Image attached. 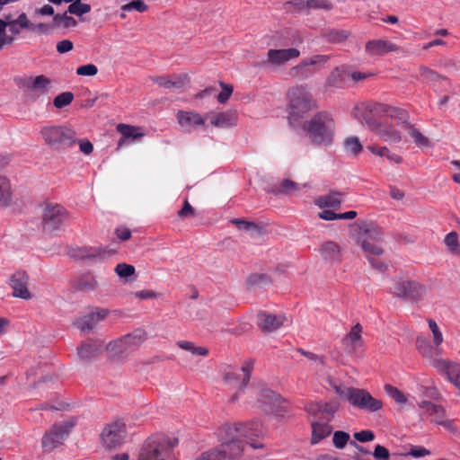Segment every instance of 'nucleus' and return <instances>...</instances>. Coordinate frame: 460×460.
Wrapping results in <instances>:
<instances>
[{
  "instance_id": "nucleus-1",
  "label": "nucleus",
  "mask_w": 460,
  "mask_h": 460,
  "mask_svg": "<svg viewBox=\"0 0 460 460\" xmlns=\"http://www.w3.org/2000/svg\"><path fill=\"white\" fill-rule=\"evenodd\" d=\"M221 433H225L222 444L217 448L204 452L198 460H234L240 456L243 450V439L251 435L248 426L243 423L224 426Z\"/></svg>"
},
{
  "instance_id": "nucleus-2",
  "label": "nucleus",
  "mask_w": 460,
  "mask_h": 460,
  "mask_svg": "<svg viewBox=\"0 0 460 460\" xmlns=\"http://www.w3.org/2000/svg\"><path fill=\"white\" fill-rule=\"evenodd\" d=\"M288 97L289 100V123L294 127L300 126L303 124V119L306 114L316 109V102L305 85H296L290 88L288 92Z\"/></svg>"
},
{
  "instance_id": "nucleus-3",
  "label": "nucleus",
  "mask_w": 460,
  "mask_h": 460,
  "mask_svg": "<svg viewBox=\"0 0 460 460\" xmlns=\"http://www.w3.org/2000/svg\"><path fill=\"white\" fill-rule=\"evenodd\" d=\"M336 409L335 405L328 403L310 405L308 411L314 416V420L311 421V443L313 445L319 443L332 433V428L328 422L333 418Z\"/></svg>"
},
{
  "instance_id": "nucleus-4",
  "label": "nucleus",
  "mask_w": 460,
  "mask_h": 460,
  "mask_svg": "<svg viewBox=\"0 0 460 460\" xmlns=\"http://www.w3.org/2000/svg\"><path fill=\"white\" fill-rule=\"evenodd\" d=\"M40 136L44 143L53 149H66L76 142V133L69 126L49 125L42 127Z\"/></svg>"
},
{
  "instance_id": "nucleus-5",
  "label": "nucleus",
  "mask_w": 460,
  "mask_h": 460,
  "mask_svg": "<svg viewBox=\"0 0 460 460\" xmlns=\"http://www.w3.org/2000/svg\"><path fill=\"white\" fill-rule=\"evenodd\" d=\"M146 332L144 330L137 329L121 338L109 342L105 346V349L111 358H121L137 349L146 341Z\"/></svg>"
},
{
  "instance_id": "nucleus-6",
  "label": "nucleus",
  "mask_w": 460,
  "mask_h": 460,
  "mask_svg": "<svg viewBox=\"0 0 460 460\" xmlns=\"http://www.w3.org/2000/svg\"><path fill=\"white\" fill-rule=\"evenodd\" d=\"M177 443V438L162 435L151 437L145 442L139 454V460H164Z\"/></svg>"
},
{
  "instance_id": "nucleus-7",
  "label": "nucleus",
  "mask_w": 460,
  "mask_h": 460,
  "mask_svg": "<svg viewBox=\"0 0 460 460\" xmlns=\"http://www.w3.org/2000/svg\"><path fill=\"white\" fill-rule=\"evenodd\" d=\"M14 81L31 101H36L48 94L52 88V80L44 75L20 76L15 78Z\"/></svg>"
},
{
  "instance_id": "nucleus-8",
  "label": "nucleus",
  "mask_w": 460,
  "mask_h": 460,
  "mask_svg": "<svg viewBox=\"0 0 460 460\" xmlns=\"http://www.w3.org/2000/svg\"><path fill=\"white\" fill-rule=\"evenodd\" d=\"M334 132L332 119L323 112L317 113L307 125V133L313 142L321 144L330 142Z\"/></svg>"
},
{
  "instance_id": "nucleus-9",
  "label": "nucleus",
  "mask_w": 460,
  "mask_h": 460,
  "mask_svg": "<svg viewBox=\"0 0 460 460\" xmlns=\"http://www.w3.org/2000/svg\"><path fill=\"white\" fill-rule=\"evenodd\" d=\"M254 362L251 359L246 360L239 370L228 368L225 370L223 376V381L226 385H230L234 388H237L238 391L234 393L230 401L234 402L238 400L241 392L247 386L253 368Z\"/></svg>"
},
{
  "instance_id": "nucleus-10",
  "label": "nucleus",
  "mask_w": 460,
  "mask_h": 460,
  "mask_svg": "<svg viewBox=\"0 0 460 460\" xmlns=\"http://www.w3.org/2000/svg\"><path fill=\"white\" fill-rule=\"evenodd\" d=\"M347 401L354 407L367 412H376L383 408L381 400L373 397L362 388L347 387Z\"/></svg>"
},
{
  "instance_id": "nucleus-11",
  "label": "nucleus",
  "mask_w": 460,
  "mask_h": 460,
  "mask_svg": "<svg viewBox=\"0 0 460 460\" xmlns=\"http://www.w3.org/2000/svg\"><path fill=\"white\" fill-rule=\"evenodd\" d=\"M390 293L402 299L418 302L426 294V288L414 280L397 279L393 281Z\"/></svg>"
},
{
  "instance_id": "nucleus-12",
  "label": "nucleus",
  "mask_w": 460,
  "mask_h": 460,
  "mask_svg": "<svg viewBox=\"0 0 460 460\" xmlns=\"http://www.w3.org/2000/svg\"><path fill=\"white\" fill-rule=\"evenodd\" d=\"M68 217V211L63 206L49 203L42 212V228L48 233L58 230L66 222Z\"/></svg>"
},
{
  "instance_id": "nucleus-13",
  "label": "nucleus",
  "mask_w": 460,
  "mask_h": 460,
  "mask_svg": "<svg viewBox=\"0 0 460 460\" xmlns=\"http://www.w3.org/2000/svg\"><path fill=\"white\" fill-rule=\"evenodd\" d=\"M349 234L351 238L355 239L357 243L361 244V241L368 243H383L384 234L381 229L371 223L358 220V222L349 225Z\"/></svg>"
},
{
  "instance_id": "nucleus-14",
  "label": "nucleus",
  "mask_w": 460,
  "mask_h": 460,
  "mask_svg": "<svg viewBox=\"0 0 460 460\" xmlns=\"http://www.w3.org/2000/svg\"><path fill=\"white\" fill-rule=\"evenodd\" d=\"M127 435L126 426L121 421H113L106 424L101 432V441L108 449L120 446Z\"/></svg>"
},
{
  "instance_id": "nucleus-15",
  "label": "nucleus",
  "mask_w": 460,
  "mask_h": 460,
  "mask_svg": "<svg viewBox=\"0 0 460 460\" xmlns=\"http://www.w3.org/2000/svg\"><path fill=\"white\" fill-rule=\"evenodd\" d=\"M362 333L363 327L359 323H355L347 332V356L353 360L365 357L366 342Z\"/></svg>"
},
{
  "instance_id": "nucleus-16",
  "label": "nucleus",
  "mask_w": 460,
  "mask_h": 460,
  "mask_svg": "<svg viewBox=\"0 0 460 460\" xmlns=\"http://www.w3.org/2000/svg\"><path fill=\"white\" fill-rule=\"evenodd\" d=\"M74 427V422L66 421L60 424H55L51 429L45 433L42 438V447L46 451H51L58 445L62 444Z\"/></svg>"
},
{
  "instance_id": "nucleus-17",
  "label": "nucleus",
  "mask_w": 460,
  "mask_h": 460,
  "mask_svg": "<svg viewBox=\"0 0 460 460\" xmlns=\"http://www.w3.org/2000/svg\"><path fill=\"white\" fill-rule=\"evenodd\" d=\"M361 248L365 253V256L373 269L383 273L388 266L381 259L385 250L383 248V243H368L367 241H361Z\"/></svg>"
},
{
  "instance_id": "nucleus-18",
  "label": "nucleus",
  "mask_w": 460,
  "mask_h": 460,
  "mask_svg": "<svg viewBox=\"0 0 460 460\" xmlns=\"http://www.w3.org/2000/svg\"><path fill=\"white\" fill-rule=\"evenodd\" d=\"M9 285L13 289V296L24 300H31L33 295L29 289L30 277L23 270L15 271L10 278Z\"/></svg>"
},
{
  "instance_id": "nucleus-19",
  "label": "nucleus",
  "mask_w": 460,
  "mask_h": 460,
  "mask_svg": "<svg viewBox=\"0 0 460 460\" xmlns=\"http://www.w3.org/2000/svg\"><path fill=\"white\" fill-rule=\"evenodd\" d=\"M109 311L103 308H94L90 313L75 319L74 325L84 332H91L100 322L104 320Z\"/></svg>"
},
{
  "instance_id": "nucleus-20",
  "label": "nucleus",
  "mask_w": 460,
  "mask_h": 460,
  "mask_svg": "<svg viewBox=\"0 0 460 460\" xmlns=\"http://www.w3.org/2000/svg\"><path fill=\"white\" fill-rule=\"evenodd\" d=\"M367 125L371 131L382 140L389 143H399L402 140L401 133L393 127L377 121L375 118H367Z\"/></svg>"
},
{
  "instance_id": "nucleus-21",
  "label": "nucleus",
  "mask_w": 460,
  "mask_h": 460,
  "mask_svg": "<svg viewBox=\"0 0 460 460\" xmlns=\"http://www.w3.org/2000/svg\"><path fill=\"white\" fill-rule=\"evenodd\" d=\"M208 116L209 113L201 115L194 111H179L177 112L176 118L181 127L188 130H191L195 128L204 126Z\"/></svg>"
},
{
  "instance_id": "nucleus-22",
  "label": "nucleus",
  "mask_w": 460,
  "mask_h": 460,
  "mask_svg": "<svg viewBox=\"0 0 460 460\" xmlns=\"http://www.w3.org/2000/svg\"><path fill=\"white\" fill-rule=\"evenodd\" d=\"M287 318L282 314H272L268 312H260L257 314V325L265 332H272L280 328Z\"/></svg>"
},
{
  "instance_id": "nucleus-23",
  "label": "nucleus",
  "mask_w": 460,
  "mask_h": 460,
  "mask_svg": "<svg viewBox=\"0 0 460 460\" xmlns=\"http://www.w3.org/2000/svg\"><path fill=\"white\" fill-rule=\"evenodd\" d=\"M365 49L369 56H384L389 52H396L400 48L389 40L379 39L367 41Z\"/></svg>"
},
{
  "instance_id": "nucleus-24",
  "label": "nucleus",
  "mask_w": 460,
  "mask_h": 460,
  "mask_svg": "<svg viewBox=\"0 0 460 460\" xmlns=\"http://www.w3.org/2000/svg\"><path fill=\"white\" fill-rule=\"evenodd\" d=\"M298 49L290 48L286 49H270L268 51V62L273 65H281L291 59L298 58Z\"/></svg>"
},
{
  "instance_id": "nucleus-25",
  "label": "nucleus",
  "mask_w": 460,
  "mask_h": 460,
  "mask_svg": "<svg viewBox=\"0 0 460 460\" xmlns=\"http://www.w3.org/2000/svg\"><path fill=\"white\" fill-rule=\"evenodd\" d=\"M153 82L161 87L166 89L181 90L188 82L186 75H172V76H156L152 78Z\"/></svg>"
},
{
  "instance_id": "nucleus-26",
  "label": "nucleus",
  "mask_w": 460,
  "mask_h": 460,
  "mask_svg": "<svg viewBox=\"0 0 460 460\" xmlns=\"http://www.w3.org/2000/svg\"><path fill=\"white\" fill-rule=\"evenodd\" d=\"M102 349L103 345L101 341L89 340L81 343L77 348V354L82 360H90L99 355Z\"/></svg>"
},
{
  "instance_id": "nucleus-27",
  "label": "nucleus",
  "mask_w": 460,
  "mask_h": 460,
  "mask_svg": "<svg viewBox=\"0 0 460 460\" xmlns=\"http://www.w3.org/2000/svg\"><path fill=\"white\" fill-rule=\"evenodd\" d=\"M117 130L121 134V137L118 142L119 147H121L130 142L138 140L144 136V133L139 132L138 128L128 124H119L117 126Z\"/></svg>"
},
{
  "instance_id": "nucleus-28",
  "label": "nucleus",
  "mask_w": 460,
  "mask_h": 460,
  "mask_svg": "<svg viewBox=\"0 0 460 460\" xmlns=\"http://www.w3.org/2000/svg\"><path fill=\"white\" fill-rule=\"evenodd\" d=\"M236 112L234 111H227L225 112H218L211 117V125L217 128H229L236 123Z\"/></svg>"
},
{
  "instance_id": "nucleus-29",
  "label": "nucleus",
  "mask_w": 460,
  "mask_h": 460,
  "mask_svg": "<svg viewBox=\"0 0 460 460\" xmlns=\"http://www.w3.org/2000/svg\"><path fill=\"white\" fill-rule=\"evenodd\" d=\"M305 184H298L290 180H283L279 184L273 185L270 187L267 191L275 195L279 194H291L300 190L302 188H305Z\"/></svg>"
},
{
  "instance_id": "nucleus-30",
  "label": "nucleus",
  "mask_w": 460,
  "mask_h": 460,
  "mask_svg": "<svg viewBox=\"0 0 460 460\" xmlns=\"http://www.w3.org/2000/svg\"><path fill=\"white\" fill-rule=\"evenodd\" d=\"M342 202V194L333 192L327 195L320 196L314 200L316 206L320 208L338 209Z\"/></svg>"
},
{
  "instance_id": "nucleus-31",
  "label": "nucleus",
  "mask_w": 460,
  "mask_h": 460,
  "mask_svg": "<svg viewBox=\"0 0 460 460\" xmlns=\"http://www.w3.org/2000/svg\"><path fill=\"white\" fill-rule=\"evenodd\" d=\"M252 394L257 396V402L261 406L274 404L279 401V395L267 387H257L252 389Z\"/></svg>"
},
{
  "instance_id": "nucleus-32",
  "label": "nucleus",
  "mask_w": 460,
  "mask_h": 460,
  "mask_svg": "<svg viewBox=\"0 0 460 460\" xmlns=\"http://www.w3.org/2000/svg\"><path fill=\"white\" fill-rule=\"evenodd\" d=\"M320 252L323 258L330 261H340L341 258V249L334 242H325L322 244Z\"/></svg>"
},
{
  "instance_id": "nucleus-33",
  "label": "nucleus",
  "mask_w": 460,
  "mask_h": 460,
  "mask_svg": "<svg viewBox=\"0 0 460 460\" xmlns=\"http://www.w3.org/2000/svg\"><path fill=\"white\" fill-rule=\"evenodd\" d=\"M12 199L10 181L5 176H0V207H6Z\"/></svg>"
},
{
  "instance_id": "nucleus-34",
  "label": "nucleus",
  "mask_w": 460,
  "mask_h": 460,
  "mask_svg": "<svg viewBox=\"0 0 460 460\" xmlns=\"http://www.w3.org/2000/svg\"><path fill=\"white\" fill-rule=\"evenodd\" d=\"M420 408H421L425 412L429 414L432 419H444L445 410L442 406L437 405L429 401H423L420 403Z\"/></svg>"
},
{
  "instance_id": "nucleus-35",
  "label": "nucleus",
  "mask_w": 460,
  "mask_h": 460,
  "mask_svg": "<svg viewBox=\"0 0 460 460\" xmlns=\"http://www.w3.org/2000/svg\"><path fill=\"white\" fill-rule=\"evenodd\" d=\"M68 12L64 13H58L53 17V26L54 27H62L64 29L73 28L77 26V21L72 17L67 15Z\"/></svg>"
},
{
  "instance_id": "nucleus-36",
  "label": "nucleus",
  "mask_w": 460,
  "mask_h": 460,
  "mask_svg": "<svg viewBox=\"0 0 460 460\" xmlns=\"http://www.w3.org/2000/svg\"><path fill=\"white\" fill-rule=\"evenodd\" d=\"M97 286L98 282L92 275H84L80 277L75 283V288L84 292L94 290Z\"/></svg>"
},
{
  "instance_id": "nucleus-37",
  "label": "nucleus",
  "mask_w": 460,
  "mask_h": 460,
  "mask_svg": "<svg viewBox=\"0 0 460 460\" xmlns=\"http://www.w3.org/2000/svg\"><path fill=\"white\" fill-rule=\"evenodd\" d=\"M316 72L315 68L308 66L305 60L292 68V75L299 79H306Z\"/></svg>"
},
{
  "instance_id": "nucleus-38",
  "label": "nucleus",
  "mask_w": 460,
  "mask_h": 460,
  "mask_svg": "<svg viewBox=\"0 0 460 460\" xmlns=\"http://www.w3.org/2000/svg\"><path fill=\"white\" fill-rule=\"evenodd\" d=\"M177 345L184 350L190 351L192 355L207 356L208 349L205 347H197L191 341H179Z\"/></svg>"
},
{
  "instance_id": "nucleus-39",
  "label": "nucleus",
  "mask_w": 460,
  "mask_h": 460,
  "mask_svg": "<svg viewBox=\"0 0 460 460\" xmlns=\"http://www.w3.org/2000/svg\"><path fill=\"white\" fill-rule=\"evenodd\" d=\"M91 9L92 8L90 4L82 3L81 0H76L74 3L70 4L67 12L70 14H74L80 17L84 14L90 13Z\"/></svg>"
},
{
  "instance_id": "nucleus-40",
  "label": "nucleus",
  "mask_w": 460,
  "mask_h": 460,
  "mask_svg": "<svg viewBox=\"0 0 460 460\" xmlns=\"http://www.w3.org/2000/svg\"><path fill=\"white\" fill-rule=\"evenodd\" d=\"M344 69L336 67L327 79V85L330 87H342Z\"/></svg>"
},
{
  "instance_id": "nucleus-41",
  "label": "nucleus",
  "mask_w": 460,
  "mask_h": 460,
  "mask_svg": "<svg viewBox=\"0 0 460 460\" xmlns=\"http://www.w3.org/2000/svg\"><path fill=\"white\" fill-rule=\"evenodd\" d=\"M420 75L427 83H436L447 79L444 75L424 66L420 67Z\"/></svg>"
},
{
  "instance_id": "nucleus-42",
  "label": "nucleus",
  "mask_w": 460,
  "mask_h": 460,
  "mask_svg": "<svg viewBox=\"0 0 460 460\" xmlns=\"http://www.w3.org/2000/svg\"><path fill=\"white\" fill-rule=\"evenodd\" d=\"M407 129L410 135L413 138L415 144L419 146H429V140L428 137L423 136L412 124H407Z\"/></svg>"
},
{
  "instance_id": "nucleus-43",
  "label": "nucleus",
  "mask_w": 460,
  "mask_h": 460,
  "mask_svg": "<svg viewBox=\"0 0 460 460\" xmlns=\"http://www.w3.org/2000/svg\"><path fill=\"white\" fill-rule=\"evenodd\" d=\"M351 116L358 120H365L367 122V118H373L368 114V104L358 103L354 106L350 112Z\"/></svg>"
},
{
  "instance_id": "nucleus-44",
  "label": "nucleus",
  "mask_w": 460,
  "mask_h": 460,
  "mask_svg": "<svg viewBox=\"0 0 460 460\" xmlns=\"http://www.w3.org/2000/svg\"><path fill=\"white\" fill-rule=\"evenodd\" d=\"M367 149L370 150L373 154H376L377 155L386 156L389 160H391L396 164H400L402 162V158L399 155H397L395 154H392L389 151V149L385 146L381 147V148H376L373 146H368Z\"/></svg>"
},
{
  "instance_id": "nucleus-45",
  "label": "nucleus",
  "mask_w": 460,
  "mask_h": 460,
  "mask_svg": "<svg viewBox=\"0 0 460 460\" xmlns=\"http://www.w3.org/2000/svg\"><path fill=\"white\" fill-rule=\"evenodd\" d=\"M74 100V94L71 92H64L57 95L53 100V104L58 109H62L69 105Z\"/></svg>"
},
{
  "instance_id": "nucleus-46",
  "label": "nucleus",
  "mask_w": 460,
  "mask_h": 460,
  "mask_svg": "<svg viewBox=\"0 0 460 460\" xmlns=\"http://www.w3.org/2000/svg\"><path fill=\"white\" fill-rule=\"evenodd\" d=\"M389 117L393 118V119H398L402 125L403 127L407 129V124H411L409 121H408V119H409V114L408 112L403 110V109H401V108H396V107H391V110L389 111V114H388Z\"/></svg>"
},
{
  "instance_id": "nucleus-47",
  "label": "nucleus",
  "mask_w": 460,
  "mask_h": 460,
  "mask_svg": "<svg viewBox=\"0 0 460 460\" xmlns=\"http://www.w3.org/2000/svg\"><path fill=\"white\" fill-rule=\"evenodd\" d=\"M391 107L392 106L384 103H370L368 104V114L373 118L374 115L385 114L388 116Z\"/></svg>"
},
{
  "instance_id": "nucleus-48",
  "label": "nucleus",
  "mask_w": 460,
  "mask_h": 460,
  "mask_svg": "<svg viewBox=\"0 0 460 460\" xmlns=\"http://www.w3.org/2000/svg\"><path fill=\"white\" fill-rule=\"evenodd\" d=\"M385 391L397 403L402 404V403L406 402L405 395L401 391H399L396 387H394V386H393L391 385H385Z\"/></svg>"
},
{
  "instance_id": "nucleus-49",
  "label": "nucleus",
  "mask_w": 460,
  "mask_h": 460,
  "mask_svg": "<svg viewBox=\"0 0 460 460\" xmlns=\"http://www.w3.org/2000/svg\"><path fill=\"white\" fill-rule=\"evenodd\" d=\"M444 243L452 252H458L460 251L456 232L453 231L447 234L445 237Z\"/></svg>"
},
{
  "instance_id": "nucleus-50",
  "label": "nucleus",
  "mask_w": 460,
  "mask_h": 460,
  "mask_svg": "<svg viewBox=\"0 0 460 460\" xmlns=\"http://www.w3.org/2000/svg\"><path fill=\"white\" fill-rule=\"evenodd\" d=\"M447 378L460 392V364L455 363L451 366Z\"/></svg>"
},
{
  "instance_id": "nucleus-51",
  "label": "nucleus",
  "mask_w": 460,
  "mask_h": 460,
  "mask_svg": "<svg viewBox=\"0 0 460 460\" xmlns=\"http://www.w3.org/2000/svg\"><path fill=\"white\" fill-rule=\"evenodd\" d=\"M147 5L145 4L143 0H133L128 4H126L121 6V10L130 12L132 10H136L139 13H144L147 10Z\"/></svg>"
},
{
  "instance_id": "nucleus-52",
  "label": "nucleus",
  "mask_w": 460,
  "mask_h": 460,
  "mask_svg": "<svg viewBox=\"0 0 460 460\" xmlns=\"http://www.w3.org/2000/svg\"><path fill=\"white\" fill-rule=\"evenodd\" d=\"M323 210L318 214V217L323 220L345 219V213H335V209L323 208Z\"/></svg>"
},
{
  "instance_id": "nucleus-53",
  "label": "nucleus",
  "mask_w": 460,
  "mask_h": 460,
  "mask_svg": "<svg viewBox=\"0 0 460 460\" xmlns=\"http://www.w3.org/2000/svg\"><path fill=\"white\" fill-rule=\"evenodd\" d=\"M416 345L421 355L425 357L432 356V347L427 340L419 337L417 338Z\"/></svg>"
},
{
  "instance_id": "nucleus-54",
  "label": "nucleus",
  "mask_w": 460,
  "mask_h": 460,
  "mask_svg": "<svg viewBox=\"0 0 460 460\" xmlns=\"http://www.w3.org/2000/svg\"><path fill=\"white\" fill-rule=\"evenodd\" d=\"M6 28L7 22L0 19V49L5 45H11L13 42V38L6 35Z\"/></svg>"
},
{
  "instance_id": "nucleus-55",
  "label": "nucleus",
  "mask_w": 460,
  "mask_h": 460,
  "mask_svg": "<svg viewBox=\"0 0 460 460\" xmlns=\"http://www.w3.org/2000/svg\"><path fill=\"white\" fill-rule=\"evenodd\" d=\"M115 272L120 278H128L135 273V268L127 263H119L115 268Z\"/></svg>"
},
{
  "instance_id": "nucleus-56",
  "label": "nucleus",
  "mask_w": 460,
  "mask_h": 460,
  "mask_svg": "<svg viewBox=\"0 0 460 460\" xmlns=\"http://www.w3.org/2000/svg\"><path fill=\"white\" fill-rule=\"evenodd\" d=\"M78 254H75V256L80 259H93L98 257L102 254L101 249H93V248H84L78 250Z\"/></svg>"
},
{
  "instance_id": "nucleus-57",
  "label": "nucleus",
  "mask_w": 460,
  "mask_h": 460,
  "mask_svg": "<svg viewBox=\"0 0 460 460\" xmlns=\"http://www.w3.org/2000/svg\"><path fill=\"white\" fill-rule=\"evenodd\" d=\"M347 149L355 155L361 153L363 146L357 137H347Z\"/></svg>"
},
{
  "instance_id": "nucleus-58",
  "label": "nucleus",
  "mask_w": 460,
  "mask_h": 460,
  "mask_svg": "<svg viewBox=\"0 0 460 460\" xmlns=\"http://www.w3.org/2000/svg\"><path fill=\"white\" fill-rule=\"evenodd\" d=\"M98 73V68L93 64H87L78 66L76 74L82 76H93Z\"/></svg>"
},
{
  "instance_id": "nucleus-59",
  "label": "nucleus",
  "mask_w": 460,
  "mask_h": 460,
  "mask_svg": "<svg viewBox=\"0 0 460 460\" xmlns=\"http://www.w3.org/2000/svg\"><path fill=\"white\" fill-rule=\"evenodd\" d=\"M231 222L240 230L250 232L256 231L258 229V226L253 222L242 219H233Z\"/></svg>"
},
{
  "instance_id": "nucleus-60",
  "label": "nucleus",
  "mask_w": 460,
  "mask_h": 460,
  "mask_svg": "<svg viewBox=\"0 0 460 460\" xmlns=\"http://www.w3.org/2000/svg\"><path fill=\"white\" fill-rule=\"evenodd\" d=\"M220 86L222 87V91L217 98L220 103H226L233 93V86L223 82L220 83Z\"/></svg>"
},
{
  "instance_id": "nucleus-61",
  "label": "nucleus",
  "mask_w": 460,
  "mask_h": 460,
  "mask_svg": "<svg viewBox=\"0 0 460 460\" xmlns=\"http://www.w3.org/2000/svg\"><path fill=\"white\" fill-rule=\"evenodd\" d=\"M429 455H430V451L420 446L411 447L410 451L404 454L405 456H411L415 458L423 457Z\"/></svg>"
},
{
  "instance_id": "nucleus-62",
  "label": "nucleus",
  "mask_w": 460,
  "mask_h": 460,
  "mask_svg": "<svg viewBox=\"0 0 460 460\" xmlns=\"http://www.w3.org/2000/svg\"><path fill=\"white\" fill-rule=\"evenodd\" d=\"M353 437L357 441L364 443L374 440L375 434L373 431L366 429L354 433Z\"/></svg>"
},
{
  "instance_id": "nucleus-63",
  "label": "nucleus",
  "mask_w": 460,
  "mask_h": 460,
  "mask_svg": "<svg viewBox=\"0 0 460 460\" xmlns=\"http://www.w3.org/2000/svg\"><path fill=\"white\" fill-rule=\"evenodd\" d=\"M296 351L305 356L308 360L312 362H314L318 365L324 364L323 358L320 355L314 354L311 351L305 350L303 349H297Z\"/></svg>"
},
{
  "instance_id": "nucleus-64",
  "label": "nucleus",
  "mask_w": 460,
  "mask_h": 460,
  "mask_svg": "<svg viewBox=\"0 0 460 460\" xmlns=\"http://www.w3.org/2000/svg\"><path fill=\"white\" fill-rule=\"evenodd\" d=\"M373 456L377 460H389L390 458L389 451L381 445H376L375 447Z\"/></svg>"
}]
</instances>
